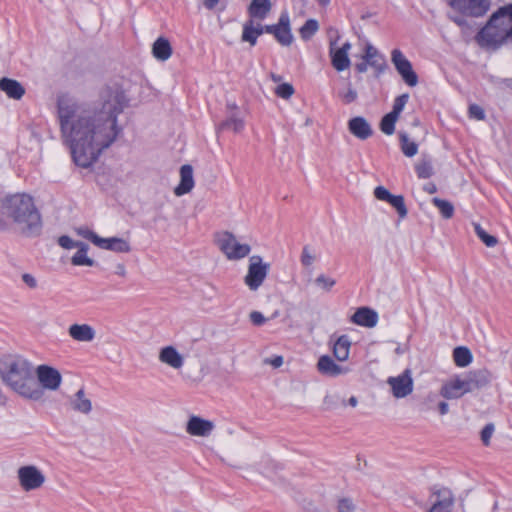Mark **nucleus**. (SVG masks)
I'll return each mask as SVG.
<instances>
[{
	"instance_id": "nucleus-1",
	"label": "nucleus",
	"mask_w": 512,
	"mask_h": 512,
	"mask_svg": "<svg viewBox=\"0 0 512 512\" xmlns=\"http://www.w3.org/2000/svg\"><path fill=\"white\" fill-rule=\"evenodd\" d=\"M125 95L118 87H108L95 104H81L60 97L57 119L62 142L71 152L76 165L87 168L110 148L122 133L118 116L125 107Z\"/></svg>"
},
{
	"instance_id": "nucleus-2",
	"label": "nucleus",
	"mask_w": 512,
	"mask_h": 512,
	"mask_svg": "<svg viewBox=\"0 0 512 512\" xmlns=\"http://www.w3.org/2000/svg\"><path fill=\"white\" fill-rule=\"evenodd\" d=\"M43 222L32 196L15 193L0 201V231L11 229L25 237L41 234Z\"/></svg>"
},
{
	"instance_id": "nucleus-3",
	"label": "nucleus",
	"mask_w": 512,
	"mask_h": 512,
	"mask_svg": "<svg viewBox=\"0 0 512 512\" xmlns=\"http://www.w3.org/2000/svg\"><path fill=\"white\" fill-rule=\"evenodd\" d=\"M0 379L25 399L38 401L44 395L34 377L32 364L23 357L10 355L0 358Z\"/></svg>"
},
{
	"instance_id": "nucleus-4",
	"label": "nucleus",
	"mask_w": 512,
	"mask_h": 512,
	"mask_svg": "<svg viewBox=\"0 0 512 512\" xmlns=\"http://www.w3.org/2000/svg\"><path fill=\"white\" fill-rule=\"evenodd\" d=\"M477 40L481 46L499 47L503 43L512 40V34L496 11L478 33Z\"/></svg>"
},
{
	"instance_id": "nucleus-5",
	"label": "nucleus",
	"mask_w": 512,
	"mask_h": 512,
	"mask_svg": "<svg viewBox=\"0 0 512 512\" xmlns=\"http://www.w3.org/2000/svg\"><path fill=\"white\" fill-rule=\"evenodd\" d=\"M216 242L228 260L243 259L251 252L249 244L240 243L236 236L228 231L218 233L216 235Z\"/></svg>"
},
{
	"instance_id": "nucleus-6",
	"label": "nucleus",
	"mask_w": 512,
	"mask_h": 512,
	"mask_svg": "<svg viewBox=\"0 0 512 512\" xmlns=\"http://www.w3.org/2000/svg\"><path fill=\"white\" fill-rule=\"evenodd\" d=\"M270 269L269 263H264L262 257L253 255L249 259L247 274L244 283L252 291H256L264 282Z\"/></svg>"
},
{
	"instance_id": "nucleus-7",
	"label": "nucleus",
	"mask_w": 512,
	"mask_h": 512,
	"mask_svg": "<svg viewBox=\"0 0 512 512\" xmlns=\"http://www.w3.org/2000/svg\"><path fill=\"white\" fill-rule=\"evenodd\" d=\"M17 477L24 491L39 489L45 482V475L34 465H25L18 469Z\"/></svg>"
},
{
	"instance_id": "nucleus-8",
	"label": "nucleus",
	"mask_w": 512,
	"mask_h": 512,
	"mask_svg": "<svg viewBox=\"0 0 512 512\" xmlns=\"http://www.w3.org/2000/svg\"><path fill=\"white\" fill-rule=\"evenodd\" d=\"M431 507L427 512H452L454 495L448 488H433L429 496Z\"/></svg>"
},
{
	"instance_id": "nucleus-9",
	"label": "nucleus",
	"mask_w": 512,
	"mask_h": 512,
	"mask_svg": "<svg viewBox=\"0 0 512 512\" xmlns=\"http://www.w3.org/2000/svg\"><path fill=\"white\" fill-rule=\"evenodd\" d=\"M391 61L395 69L402 77L403 81L410 87H414L418 83V76L412 68L411 62L399 50L394 49L391 52Z\"/></svg>"
},
{
	"instance_id": "nucleus-10",
	"label": "nucleus",
	"mask_w": 512,
	"mask_h": 512,
	"mask_svg": "<svg viewBox=\"0 0 512 512\" xmlns=\"http://www.w3.org/2000/svg\"><path fill=\"white\" fill-rule=\"evenodd\" d=\"M34 374H36V381L43 392L44 389L56 391L62 383V376L60 372L49 365H39Z\"/></svg>"
},
{
	"instance_id": "nucleus-11",
	"label": "nucleus",
	"mask_w": 512,
	"mask_h": 512,
	"mask_svg": "<svg viewBox=\"0 0 512 512\" xmlns=\"http://www.w3.org/2000/svg\"><path fill=\"white\" fill-rule=\"evenodd\" d=\"M453 9L471 16L484 15L489 7L490 0H447Z\"/></svg>"
},
{
	"instance_id": "nucleus-12",
	"label": "nucleus",
	"mask_w": 512,
	"mask_h": 512,
	"mask_svg": "<svg viewBox=\"0 0 512 512\" xmlns=\"http://www.w3.org/2000/svg\"><path fill=\"white\" fill-rule=\"evenodd\" d=\"M335 44V41H331L329 46L331 64L336 71L342 72L348 69L351 65L349 52L351 50L352 45L348 41L343 43L341 47H336Z\"/></svg>"
},
{
	"instance_id": "nucleus-13",
	"label": "nucleus",
	"mask_w": 512,
	"mask_h": 512,
	"mask_svg": "<svg viewBox=\"0 0 512 512\" xmlns=\"http://www.w3.org/2000/svg\"><path fill=\"white\" fill-rule=\"evenodd\" d=\"M387 383L390 385L393 396L396 398H404L413 391V380L409 370H405L396 377H389Z\"/></svg>"
},
{
	"instance_id": "nucleus-14",
	"label": "nucleus",
	"mask_w": 512,
	"mask_h": 512,
	"mask_svg": "<svg viewBox=\"0 0 512 512\" xmlns=\"http://www.w3.org/2000/svg\"><path fill=\"white\" fill-rule=\"evenodd\" d=\"M361 59L367 62L370 68L374 70L377 77L387 68L385 56L371 43H366Z\"/></svg>"
},
{
	"instance_id": "nucleus-15",
	"label": "nucleus",
	"mask_w": 512,
	"mask_h": 512,
	"mask_svg": "<svg viewBox=\"0 0 512 512\" xmlns=\"http://www.w3.org/2000/svg\"><path fill=\"white\" fill-rule=\"evenodd\" d=\"M212 421L193 415L186 424V432L191 436L208 437L214 430Z\"/></svg>"
},
{
	"instance_id": "nucleus-16",
	"label": "nucleus",
	"mask_w": 512,
	"mask_h": 512,
	"mask_svg": "<svg viewBox=\"0 0 512 512\" xmlns=\"http://www.w3.org/2000/svg\"><path fill=\"white\" fill-rule=\"evenodd\" d=\"M466 393H468V391L460 375L446 381L440 389V395L448 400L459 399Z\"/></svg>"
},
{
	"instance_id": "nucleus-17",
	"label": "nucleus",
	"mask_w": 512,
	"mask_h": 512,
	"mask_svg": "<svg viewBox=\"0 0 512 512\" xmlns=\"http://www.w3.org/2000/svg\"><path fill=\"white\" fill-rule=\"evenodd\" d=\"M277 42L283 46H289L293 42V35L290 28V17L287 11L280 14L275 34Z\"/></svg>"
},
{
	"instance_id": "nucleus-18",
	"label": "nucleus",
	"mask_w": 512,
	"mask_h": 512,
	"mask_svg": "<svg viewBox=\"0 0 512 512\" xmlns=\"http://www.w3.org/2000/svg\"><path fill=\"white\" fill-rule=\"evenodd\" d=\"M461 377L468 393L485 387L490 382V374L486 370L470 371Z\"/></svg>"
},
{
	"instance_id": "nucleus-19",
	"label": "nucleus",
	"mask_w": 512,
	"mask_h": 512,
	"mask_svg": "<svg viewBox=\"0 0 512 512\" xmlns=\"http://www.w3.org/2000/svg\"><path fill=\"white\" fill-rule=\"evenodd\" d=\"M349 132L360 140H366L373 134V129L369 122L362 116H356L348 121Z\"/></svg>"
},
{
	"instance_id": "nucleus-20",
	"label": "nucleus",
	"mask_w": 512,
	"mask_h": 512,
	"mask_svg": "<svg viewBox=\"0 0 512 512\" xmlns=\"http://www.w3.org/2000/svg\"><path fill=\"white\" fill-rule=\"evenodd\" d=\"M351 321L359 326L372 328L377 325L378 314L368 307H360L351 317Z\"/></svg>"
},
{
	"instance_id": "nucleus-21",
	"label": "nucleus",
	"mask_w": 512,
	"mask_h": 512,
	"mask_svg": "<svg viewBox=\"0 0 512 512\" xmlns=\"http://www.w3.org/2000/svg\"><path fill=\"white\" fill-rule=\"evenodd\" d=\"M318 371L326 376L336 377L346 374L348 369L335 363V361L328 355H323L318 359Z\"/></svg>"
},
{
	"instance_id": "nucleus-22",
	"label": "nucleus",
	"mask_w": 512,
	"mask_h": 512,
	"mask_svg": "<svg viewBox=\"0 0 512 512\" xmlns=\"http://www.w3.org/2000/svg\"><path fill=\"white\" fill-rule=\"evenodd\" d=\"M69 336L78 342H91L95 339L96 331L89 324H72L68 328Z\"/></svg>"
},
{
	"instance_id": "nucleus-23",
	"label": "nucleus",
	"mask_w": 512,
	"mask_h": 512,
	"mask_svg": "<svg viewBox=\"0 0 512 512\" xmlns=\"http://www.w3.org/2000/svg\"><path fill=\"white\" fill-rule=\"evenodd\" d=\"M271 8L270 0H251L247 11L250 19L262 21L268 16Z\"/></svg>"
},
{
	"instance_id": "nucleus-24",
	"label": "nucleus",
	"mask_w": 512,
	"mask_h": 512,
	"mask_svg": "<svg viewBox=\"0 0 512 512\" xmlns=\"http://www.w3.org/2000/svg\"><path fill=\"white\" fill-rule=\"evenodd\" d=\"M98 240V246L101 249L110 250L118 253H128L131 250L130 244L123 238L110 237L100 238Z\"/></svg>"
},
{
	"instance_id": "nucleus-25",
	"label": "nucleus",
	"mask_w": 512,
	"mask_h": 512,
	"mask_svg": "<svg viewBox=\"0 0 512 512\" xmlns=\"http://www.w3.org/2000/svg\"><path fill=\"white\" fill-rule=\"evenodd\" d=\"M159 360L174 369H180L184 364L182 355L173 346H166L159 353Z\"/></svg>"
},
{
	"instance_id": "nucleus-26",
	"label": "nucleus",
	"mask_w": 512,
	"mask_h": 512,
	"mask_svg": "<svg viewBox=\"0 0 512 512\" xmlns=\"http://www.w3.org/2000/svg\"><path fill=\"white\" fill-rule=\"evenodd\" d=\"M0 90L15 100L21 99L25 94V89L20 82L7 77L0 79Z\"/></svg>"
},
{
	"instance_id": "nucleus-27",
	"label": "nucleus",
	"mask_w": 512,
	"mask_h": 512,
	"mask_svg": "<svg viewBox=\"0 0 512 512\" xmlns=\"http://www.w3.org/2000/svg\"><path fill=\"white\" fill-rule=\"evenodd\" d=\"M180 184L175 188L174 193L182 196L189 193L194 187L193 169L190 165H183L180 169Z\"/></svg>"
},
{
	"instance_id": "nucleus-28",
	"label": "nucleus",
	"mask_w": 512,
	"mask_h": 512,
	"mask_svg": "<svg viewBox=\"0 0 512 512\" xmlns=\"http://www.w3.org/2000/svg\"><path fill=\"white\" fill-rule=\"evenodd\" d=\"M153 56L160 61L168 60L172 55V47L168 39L159 37L152 46Z\"/></svg>"
},
{
	"instance_id": "nucleus-29",
	"label": "nucleus",
	"mask_w": 512,
	"mask_h": 512,
	"mask_svg": "<svg viewBox=\"0 0 512 512\" xmlns=\"http://www.w3.org/2000/svg\"><path fill=\"white\" fill-rule=\"evenodd\" d=\"M73 410L88 414L92 410V403L85 395L83 389H79L70 401Z\"/></svg>"
},
{
	"instance_id": "nucleus-30",
	"label": "nucleus",
	"mask_w": 512,
	"mask_h": 512,
	"mask_svg": "<svg viewBox=\"0 0 512 512\" xmlns=\"http://www.w3.org/2000/svg\"><path fill=\"white\" fill-rule=\"evenodd\" d=\"M351 342L347 335L340 336L333 345V354L339 361H346L349 357Z\"/></svg>"
},
{
	"instance_id": "nucleus-31",
	"label": "nucleus",
	"mask_w": 512,
	"mask_h": 512,
	"mask_svg": "<svg viewBox=\"0 0 512 512\" xmlns=\"http://www.w3.org/2000/svg\"><path fill=\"white\" fill-rule=\"evenodd\" d=\"M88 245L85 243H80L78 247V251L73 255L71 259V263L74 266H93L94 260L87 256Z\"/></svg>"
},
{
	"instance_id": "nucleus-32",
	"label": "nucleus",
	"mask_w": 512,
	"mask_h": 512,
	"mask_svg": "<svg viewBox=\"0 0 512 512\" xmlns=\"http://www.w3.org/2000/svg\"><path fill=\"white\" fill-rule=\"evenodd\" d=\"M453 359L458 367H466L472 362V354L466 347H457L453 351Z\"/></svg>"
},
{
	"instance_id": "nucleus-33",
	"label": "nucleus",
	"mask_w": 512,
	"mask_h": 512,
	"mask_svg": "<svg viewBox=\"0 0 512 512\" xmlns=\"http://www.w3.org/2000/svg\"><path fill=\"white\" fill-rule=\"evenodd\" d=\"M400 145L403 154L407 157H413L418 152V145L414 141H410L408 135L404 132L399 134Z\"/></svg>"
},
{
	"instance_id": "nucleus-34",
	"label": "nucleus",
	"mask_w": 512,
	"mask_h": 512,
	"mask_svg": "<svg viewBox=\"0 0 512 512\" xmlns=\"http://www.w3.org/2000/svg\"><path fill=\"white\" fill-rule=\"evenodd\" d=\"M432 203L435 207H437L443 218L450 219L453 217L454 206L452 205L451 202L444 199H440L438 197H434L432 199Z\"/></svg>"
},
{
	"instance_id": "nucleus-35",
	"label": "nucleus",
	"mask_w": 512,
	"mask_h": 512,
	"mask_svg": "<svg viewBox=\"0 0 512 512\" xmlns=\"http://www.w3.org/2000/svg\"><path fill=\"white\" fill-rule=\"evenodd\" d=\"M244 128V121L237 117L236 115L230 116L228 119H226L224 122H222L219 125L220 130L229 129L234 131L235 133H239Z\"/></svg>"
},
{
	"instance_id": "nucleus-36",
	"label": "nucleus",
	"mask_w": 512,
	"mask_h": 512,
	"mask_svg": "<svg viewBox=\"0 0 512 512\" xmlns=\"http://www.w3.org/2000/svg\"><path fill=\"white\" fill-rule=\"evenodd\" d=\"M398 118V116L389 112L382 118L380 122V130L386 135H392L395 132V124Z\"/></svg>"
},
{
	"instance_id": "nucleus-37",
	"label": "nucleus",
	"mask_w": 512,
	"mask_h": 512,
	"mask_svg": "<svg viewBox=\"0 0 512 512\" xmlns=\"http://www.w3.org/2000/svg\"><path fill=\"white\" fill-rule=\"evenodd\" d=\"M258 37L259 32L253 31V20L249 19L243 25L242 40L245 42H249L252 46H254L257 42Z\"/></svg>"
},
{
	"instance_id": "nucleus-38",
	"label": "nucleus",
	"mask_w": 512,
	"mask_h": 512,
	"mask_svg": "<svg viewBox=\"0 0 512 512\" xmlns=\"http://www.w3.org/2000/svg\"><path fill=\"white\" fill-rule=\"evenodd\" d=\"M388 203L393 206L400 218H405L407 216V208L405 206L404 197L402 195H391Z\"/></svg>"
},
{
	"instance_id": "nucleus-39",
	"label": "nucleus",
	"mask_w": 512,
	"mask_h": 512,
	"mask_svg": "<svg viewBox=\"0 0 512 512\" xmlns=\"http://www.w3.org/2000/svg\"><path fill=\"white\" fill-rule=\"evenodd\" d=\"M319 29L318 22L315 19L307 20L300 28V35L302 39H310Z\"/></svg>"
},
{
	"instance_id": "nucleus-40",
	"label": "nucleus",
	"mask_w": 512,
	"mask_h": 512,
	"mask_svg": "<svg viewBox=\"0 0 512 512\" xmlns=\"http://www.w3.org/2000/svg\"><path fill=\"white\" fill-rule=\"evenodd\" d=\"M317 260V256L314 250L309 245H305L302 248L300 262L303 267L309 268L313 265V263Z\"/></svg>"
},
{
	"instance_id": "nucleus-41",
	"label": "nucleus",
	"mask_w": 512,
	"mask_h": 512,
	"mask_svg": "<svg viewBox=\"0 0 512 512\" xmlns=\"http://www.w3.org/2000/svg\"><path fill=\"white\" fill-rule=\"evenodd\" d=\"M474 231L487 247H494L497 244V238L488 234L480 224H474Z\"/></svg>"
},
{
	"instance_id": "nucleus-42",
	"label": "nucleus",
	"mask_w": 512,
	"mask_h": 512,
	"mask_svg": "<svg viewBox=\"0 0 512 512\" xmlns=\"http://www.w3.org/2000/svg\"><path fill=\"white\" fill-rule=\"evenodd\" d=\"M336 510L338 512H355L356 504L350 497H340L336 501Z\"/></svg>"
},
{
	"instance_id": "nucleus-43",
	"label": "nucleus",
	"mask_w": 512,
	"mask_h": 512,
	"mask_svg": "<svg viewBox=\"0 0 512 512\" xmlns=\"http://www.w3.org/2000/svg\"><path fill=\"white\" fill-rule=\"evenodd\" d=\"M417 176L422 179H427L433 174V167L429 161H421L415 166Z\"/></svg>"
},
{
	"instance_id": "nucleus-44",
	"label": "nucleus",
	"mask_w": 512,
	"mask_h": 512,
	"mask_svg": "<svg viewBox=\"0 0 512 512\" xmlns=\"http://www.w3.org/2000/svg\"><path fill=\"white\" fill-rule=\"evenodd\" d=\"M315 284L320 289L329 292L336 284V280L332 277L326 276L325 274H319L315 279Z\"/></svg>"
},
{
	"instance_id": "nucleus-45",
	"label": "nucleus",
	"mask_w": 512,
	"mask_h": 512,
	"mask_svg": "<svg viewBox=\"0 0 512 512\" xmlns=\"http://www.w3.org/2000/svg\"><path fill=\"white\" fill-rule=\"evenodd\" d=\"M497 12L512 34V3L500 7Z\"/></svg>"
},
{
	"instance_id": "nucleus-46",
	"label": "nucleus",
	"mask_w": 512,
	"mask_h": 512,
	"mask_svg": "<svg viewBox=\"0 0 512 512\" xmlns=\"http://www.w3.org/2000/svg\"><path fill=\"white\" fill-rule=\"evenodd\" d=\"M408 100H409V95L406 93L396 97L394 100V103H393L392 111L390 113L399 117L401 112L403 111L405 105L407 104Z\"/></svg>"
},
{
	"instance_id": "nucleus-47",
	"label": "nucleus",
	"mask_w": 512,
	"mask_h": 512,
	"mask_svg": "<svg viewBox=\"0 0 512 512\" xmlns=\"http://www.w3.org/2000/svg\"><path fill=\"white\" fill-rule=\"evenodd\" d=\"M294 93V88L291 84L289 83H283V84H280L279 86H277L276 88V94L277 96L283 98V99H288L290 98Z\"/></svg>"
},
{
	"instance_id": "nucleus-48",
	"label": "nucleus",
	"mask_w": 512,
	"mask_h": 512,
	"mask_svg": "<svg viewBox=\"0 0 512 512\" xmlns=\"http://www.w3.org/2000/svg\"><path fill=\"white\" fill-rule=\"evenodd\" d=\"M339 96L345 104H350L356 101L358 94L357 91L349 85L345 91L339 93Z\"/></svg>"
},
{
	"instance_id": "nucleus-49",
	"label": "nucleus",
	"mask_w": 512,
	"mask_h": 512,
	"mask_svg": "<svg viewBox=\"0 0 512 512\" xmlns=\"http://www.w3.org/2000/svg\"><path fill=\"white\" fill-rule=\"evenodd\" d=\"M81 242H76L69 236L63 235L59 237L58 244L64 249L78 248Z\"/></svg>"
},
{
	"instance_id": "nucleus-50",
	"label": "nucleus",
	"mask_w": 512,
	"mask_h": 512,
	"mask_svg": "<svg viewBox=\"0 0 512 512\" xmlns=\"http://www.w3.org/2000/svg\"><path fill=\"white\" fill-rule=\"evenodd\" d=\"M469 116L476 120H483L485 118V112L482 107L477 104H473L469 107Z\"/></svg>"
},
{
	"instance_id": "nucleus-51",
	"label": "nucleus",
	"mask_w": 512,
	"mask_h": 512,
	"mask_svg": "<svg viewBox=\"0 0 512 512\" xmlns=\"http://www.w3.org/2000/svg\"><path fill=\"white\" fill-rule=\"evenodd\" d=\"M494 432V425L493 424H487L481 431V440L484 445H489L490 439Z\"/></svg>"
},
{
	"instance_id": "nucleus-52",
	"label": "nucleus",
	"mask_w": 512,
	"mask_h": 512,
	"mask_svg": "<svg viewBox=\"0 0 512 512\" xmlns=\"http://www.w3.org/2000/svg\"><path fill=\"white\" fill-rule=\"evenodd\" d=\"M78 233L84 237L85 239L91 241L94 245L98 246V240L97 239H100L101 237L98 236L96 233H94L93 231L85 228V229H80L78 231Z\"/></svg>"
},
{
	"instance_id": "nucleus-53",
	"label": "nucleus",
	"mask_w": 512,
	"mask_h": 512,
	"mask_svg": "<svg viewBox=\"0 0 512 512\" xmlns=\"http://www.w3.org/2000/svg\"><path fill=\"white\" fill-rule=\"evenodd\" d=\"M374 195L378 200L388 202L392 194L385 187L378 186L374 190Z\"/></svg>"
},
{
	"instance_id": "nucleus-54",
	"label": "nucleus",
	"mask_w": 512,
	"mask_h": 512,
	"mask_svg": "<svg viewBox=\"0 0 512 512\" xmlns=\"http://www.w3.org/2000/svg\"><path fill=\"white\" fill-rule=\"evenodd\" d=\"M251 322L256 326H261L266 322V318L259 311H252L249 315Z\"/></svg>"
},
{
	"instance_id": "nucleus-55",
	"label": "nucleus",
	"mask_w": 512,
	"mask_h": 512,
	"mask_svg": "<svg viewBox=\"0 0 512 512\" xmlns=\"http://www.w3.org/2000/svg\"><path fill=\"white\" fill-rule=\"evenodd\" d=\"M22 280L30 288H35L37 286V281L31 274H28V273L23 274Z\"/></svg>"
},
{
	"instance_id": "nucleus-56",
	"label": "nucleus",
	"mask_w": 512,
	"mask_h": 512,
	"mask_svg": "<svg viewBox=\"0 0 512 512\" xmlns=\"http://www.w3.org/2000/svg\"><path fill=\"white\" fill-rule=\"evenodd\" d=\"M265 362L271 364L274 368H278L283 364V357L275 356L272 359L266 360Z\"/></svg>"
},
{
	"instance_id": "nucleus-57",
	"label": "nucleus",
	"mask_w": 512,
	"mask_h": 512,
	"mask_svg": "<svg viewBox=\"0 0 512 512\" xmlns=\"http://www.w3.org/2000/svg\"><path fill=\"white\" fill-rule=\"evenodd\" d=\"M368 67H370L365 60H362L361 62L357 63L355 65V69L358 73H365L368 70Z\"/></svg>"
},
{
	"instance_id": "nucleus-58",
	"label": "nucleus",
	"mask_w": 512,
	"mask_h": 512,
	"mask_svg": "<svg viewBox=\"0 0 512 512\" xmlns=\"http://www.w3.org/2000/svg\"><path fill=\"white\" fill-rule=\"evenodd\" d=\"M220 0H203V4L206 9L213 10L217 6Z\"/></svg>"
},
{
	"instance_id": "nucleus-59",
	"label": "nucleus",
	"mask_w": 512,
	"mask_h": 512,
	"mask_svg": "<svg viewBox=\"0 0 512 512\" xmlns=\"http://www.w3.org/2000/svg\"><path fill=\"white\" fill-rule=\"evenodd\" d=\"M439 413L445 415L449 411V406L446 402L442 401L438 404Z\"/></svg>"
},
{
	"instance_id": "nucleus-60",
	"label": "nucleus",
	"mask_w": 512,
	"mask_h": 512,
	"mask_svg": "<svg viewBox=\"0 0 512 512\" xmlns=\"http://www.w3.org/2000/svg\"><path fill=\"white\" fill-rule=\"evenodd\" d=\"M277 24L263 26V33L272 34L274 36Z\"/></svg>"
},
{
	"instance_id": "nucleus-61",
	"label": "nucleus",
	"mask_w": 512,
	"mask_h": 512,
	"mask_svg": "<svg viewBox=\"0 0 512 512\" xmlns=\"http://www.w3.org/2000/svg\"><path fill=\"white\" fill-rule=\"evenodd\" d=\"M424 190L426 192H428L429 194H433L436 192L437 188L435 186V184L433 183H427L425 186H424Z\"/></svg>"
},
{
	"instance_id": "nucleus-62",
	"label": "nucleus",
	"mask_w": 512,
	"mask_h": 512,
	"mask_svg": "<svg viewBox=\"0 0 512 512\" xmlns=\"http://www.w3.org/2000/svg\"><path fill=\"white\" fill-rule=\"evenodd\" d=\"M8 404V397L0 389V406L5 407Z\"/></svg>"
},
{
	"instance_id": "nucleus-63",
	"label": "nucleus",
	"mask_w": 512,
	"mask_h": 512,
	"mask_svg": "<svg viewBox=\"0 0 512 512\" xmlns=\"http://www.w3.org/2000/svg\"><path fill=\"white\" fill-rule=\"evenodd\" d=\"M253 31L259 32V36L263 34V26L259 23L255 24V20H253Z\"/></svg>"
},
{
	"instance_id": "nucleus-64",
	"label": "nucleus",
	"mask_w": 512,
	"mask_h": 512,
	"mask_svg": "<svg viewBox=\"0 0 512 512\" xmlns=\"http://www.w3.org/2000/svg\"><path fill=\"white\" fill-rule=\"evenodd\" d=\"M120 276H124L126 273L125 267L123 265L118 266V272Z\"/></svg>"
}]
</instances>
